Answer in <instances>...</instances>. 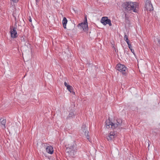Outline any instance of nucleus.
<instances>
[{
  "instance_id": "obj_12",
  "label": "nucleus",
  "mask_w": 160,
  "mask_h": 160,
  "mask_svg": "<svg viewBox=\"0 0 160 160\" xmlns=\"http://www.w3.org/2000/svg\"><path fill=\"white\" fill-rule=\"evenodd\" d=\"M76 144L73 142L70 144H68L66 146L67 151L70 150L72 149H76Z\"/></svg>"
},
{
  "instance_id": "obj_15",
  "label": "nucleus",
  "mask_w": 160,
  "mask_h": 160,
  "mask_svg": "<svg viewBox=\"0 0 160 160\" xmlns=\"http://www.w3.org/2000/svg\"><path fill=\"white\" fill-rule=\"evenodd\" d=\"M67 18L65 17H64L62 21V23L63 28L65 29L66 28V24L67 23Z\"/></svg>"
},
{
  "instance_id": "obj_11",
  "label": "nucleus",
  "mask_w": 160,
  "mask_h": 160,
  "mask_svg": "<svg viewBox=\"0 0 160 160\" xmlns=\"http://www.w3.org/2000/svg\"><path fill=\"white\" fill-rule=\"evenodd\" d=\"M77 151V149H72L70 150L67 151V153H68L70 157H74L75 156Z\"/></svg>"
},
{
  "instance_id": "obj_3",
  "label": "nucleus",
  "mask_w": 160,
  "mask_h": 160,
  "mask_svg": "<svg viewBox=\"0 0 160 160\" xmlns=\"http://www.w3.org/2000/svg\"><path fill=\"white\" fill-rule=\"evenodd\" d=\"M117 124H113V122H111L109 119L106 120L105 127L107 128H111L112 129H115L117 128Z\"/></svg>"
},
{
  "instance_id": "obj_13",
  "label": "nucleus",
  "mask_w": 160,
  "mask_h": 160,
  "mask_svg": "<svg viewBox=\"0 0 160 160\" xmlns=\"http://www.w3.org/2000/svg\"><path fill=\"white\" fill-rule=\"evenodd\" d=\"M46 151L48 153L52 154L53 152V148L51 146H47L46 148Z\"/></svg>"
},
{
  "instance_id": "obj_6",
  "label": "nucleus",
  "mask_w": 160,
  "mask_h": 160,
  "mask_svg": "<svg viewBox=\"0 0 160 160\" xmlns=\"http://www.w3.org/2000/svg\"><path fill=\"white\" fill-rule=\"evenodd\" d=\"M101 22L104 25H106L107 24H108L109 26H111L112 25L111 20L106 17H102L101 20Z\"/></svg>"
},
{
  "instance_id": "obj_17",
  "label": "nucleus",
  "mask_w": 160,
  "mask_h": 160,
  "mask_svg": "<svg viewBox=\"0 0 160 160\" xmlns=\"http://www.w3.org/2000/svg\"><path fill=\"white\" fill-rule=\"evenodd\" d=\"M156 41L158 42V46H160V37H157L154 39V41L156 42Z\"/></svg>"
},
{
  "instance_id": "obj_23",
  "label": "nucleus",
  "mask_w": 160,
  "mask_h": 160,
  "mask_svg": "<svg viewBox=\"0 0 160 160\" xmlns=\"http://www.w3.org/2000/svg\"><path fill=\"white\" fill-rule=\"evenodd\" d=\"M13 2H17L19 0H11Z\"/></svg>"
},
{
  "instance_id": "obj_26",
  "label": "nucleus",
  "mask_w": 160,
  "mask_h": 160,
  "mask_svg": "<svg viewBox=\"0 0 160 160\" xmlns=\"http://www.w3.org/2000/svg\"><path fill=\"white\" fill-rule=\"evenodd\" d=\"M29 20L30 22H32V19L31 17H29Z\"/></svg>"
},
{
  "instance_id": "obj_7",
  "label": "nucleus",
  "mask_w": 160,
  "mask_h": 160,
  "mask_svg": "<svg viewBox=\"0 0 160 160\" xmlns=\"http://www.w3.org/2000/svg\"><path fill=\"white\" fill-rule=\"evenodd\" d=\"M145 5V8L147 11H151L153 10V7L149 0H146Z\"/></svg>"
},
{
  "instance_id": "obj_1",
  "label": "nucleus",
  "mask_w": 160,
  "mask_h": 160,
  "mask_svg": "<svg viewBox=\"0 0 160 160\" xmlns=\"http://www.w3.org/2000/svg\"><path fill=\"white\" fill-rule=\"evenodd\" d=\"M122 7L125 9V10L127 12L132 11L134 12H137L136 8L138 7V3L136 2H127L122 4Z\"/></svg>"
},
{
  "instance_id": "obj_27",
  "label": "nucleus",
  "mask_w": 160,
  "mask_h": 160,
  "mask_svg": "<svg viewBox=\"0 0 160 160\" xmlns=\"http://www.w3.org/2000/svg\"><path fill=\"white\" fill-rule=\"evenodd\" d=\"M86 18L87 19V16H85V19L84 21H85L86 20Z\"/></svg>"
},
{
  "instance_id": "obj_29",
  "label": "nucleus",
  "mask_w": 160,
  "mask_h": 160,
  "mask_svg": "<svg viewBox=\"0 0 160 160\" xmlns=\"http://www.w3.org/2000/svg\"><path fill=\"white\" fill-rule=\"evenodd\" d=\"M126 52V51L125 50L124 52Z\"/></svg>"
},
{
  "instance_id": "obj_9",
  "label": "nucleus",
  "mask_w": 160,
  "mask_h": 160,
  "mask_svg": "<svg viewBox=\"0 0 160 160\" xmlns=\"http://www.w3.org/2000/svg\"><path fill=\"white\" fill-rule=\"evenodd\" d=\"M76 116V112L72 110L70 111L69 112V113L67 116L66 119L67 120L73 119L75 118Z\"/></svg>"
},
{
  "instance_id": "obj_22",
  "label": "nucleus",
  "mask_w": 160,
  "mask_h": 160,
  "mask_svg": "<svg viewBox=\"0 0 160 160\" xmlns=\"http://www.w3.org/2000/svg\"><path fill=\"white\" fill-rule=\"evenodd\" d=\"M128 47L130 49H132V47L131 46V45L130 44H129L128 45Z\"/></svg>"
},
{
  "instance_id": "obj_10",
  "label": "nucleus",
  "mask_w": 160,
  "mask_h": 160,
  "mask_svg": "<svg viewBox=\"0 0 160 160\" xmlns=\"http://www.w3.org/2000/svg\"><path fill=\"white\" fill-rule=\"evenodd\" d=\"M10 32L12 38H14L18 37L16 29L15 28H13L12 29H11Z\"/></svg>"
},
{
  "instance_id": "obj_19",
  "label": "nucleus",
  "mask_w": 160,
  "mask_h": 160,
  "mask_svg": "<svg viewBox=\"0 0 160 160\" xmlns=\"http://www.w3.org/2000/svg\"><path fill=\"white\" fill-rule=\"evenodd\" d=\"M124 40L125 41L129 40L128 39V36L126 35H125V36H124Z\"/></svg>"
},
{
  "instance_id": "obj_5",
  "label": "nucleus",
  "mask_w": 160,
  "mask_h": 160,
  "mask_svg": "<svg viewBox=\"0 0 160 160\" xmlns=\"http://www.w3.org/2000/svg\"><path fill=\"white\" fill-rule=\"evenodd\" d=\"M78 26L80 29L83 28L84 31H88V28L87 19L86 18V20L84 21V22L79 23Z\"/></svg>"
},
{
  "instance_id": "obj_8",
  "label": "nucleus",
  "mask_w": 160,
  "mask_h": 160,
  "mask_svg": "<svg viewBox=\"0 0 160 160\" xmlns=\"http://www.w3.org/2000/svg\"><path fill=\"white\" fill-rule=\"evenodd\" d=\"M115 134L113 132H111L106 136L107 140L109 141H112L115 138Z\"/></svg>"
},
{
  "instance_id": "obj_21",
  "label": "nucleus",
  "mask_w": 160,
  "mask_h": 160,
  "mask_svg": "<svg viewBox=\"0 0 160 160\" xmlns=\"http://www.w3.org/2000/svg\"><path fill=\"white\" fill-rule=\"evenodd\" d=\"M64 84L65 86L67 88L68 87V86L70 85L68 84L66 82H65L64 83Z\"/></svg>"
},
{
  "instance_id": "obj_25",
  "label": "nucleus",
  "mask_w": 160,
  "mask_h": 160,
  "mask_svg": "<svg viewBox=\"0 0 160 160\" xmlns=\"http://www.w3.org/2000/svg\"><path fill=\"white\" fill-rule=\"evenodd\" d=\"M36 2V4L37 5H38V2L39 1V0H35Z\"/></svg>"
},
{
  "instance_id": "obj_4",
  "label": "nucleus",
  "mask_w": 160,
  "mask_h": 160,
  "mask_svg": "<svg viewBox=\"0 0 160 160\" xmlns=\"http://www.w3.org/2000/svg\"><path fill=\"white\" fill-rule=\"evenodd\" d=\"M80 132L82 133H84L85 135L86 136V138L89 142H90L91 139L89 138V136L88 135L89 132L87 130L85 125L83 124L82 125Z\"/></svg>"
},
{
  "instance_id": "obj_14",
  "label": "nucleus",
  "mask_w": 160,
  "mask_h": 160,
  "mask_svg": "<svg viewBox=\"0 0 160 160\" xmlns=\"http://www.w3.org/2000/svg\"><path fill=\"white\" fill-rule=\"evenodd\" d=\"M0 123L1 124V126L2 128L5 129L6 128L5 125L6 123V120L1 119H0Z\"/></svg>"
},
{
  "instance_id": "obj_18",
  "label": "nucleus",
  "mask_w": 160,
  "mask_h": 160,
  "mask_svg": "<svg viewBox=\"0 0 160 160\" xmlns=\"http://www.w3.org/2000/svg\"><path fill=\"white\" fill-rule=\"evenodd\" d=\"M67 89L70 92H72L73 88L72 87L69 85L68 86V87H67Z\"/></svg>"
},
{
  "instance_id": "obj_20",
  "label": "nucleus",
  "mask_w": 160,
  "mask_h": 160,
  "mask_svg": "<svg viewBox=\"0 0 160 160\" xmlns=\"http://www.w3.org/2000/svg\"><path fill=\"white\" fill-rule=\"evenodd\" d=\"M131 52L133 53V54L134 55H135V52H134V50L132 49V48L131 49H130Z\"/></svg>"
},
{
  "instance_id": "obj_16",
  "label": "nucleus",
  "mask_w": 160,
  "mask_h": 160,
  "mask_svg": "<svg viewBox=\"0 0 160 160\" xmlns=\"http://www.w3.org/2000/svg\"><path fill=\"white\" fill-rule=\"evenodd\" d=\"M122 123V121L120 119H118L117 120L116 122L113 123V124H117L118 125L117 128L120 126Z\"/></svg>"
},
{
  "instance_id": "obj_28",
  "label": "nucleus",
  "mask_w": 160,
  "mask_h": 160,
  "mask_svg": "<svg viewBox=\"0 0 160 160\" xmlns=\"http://www.w3.org/2000/svg\"><path fill=\"white\" fill-rule=\"evenodd\" d=\"M126 53H127V54H128V52H126Z\"/></svg>"
},
{
  "instance_id": "obj_2",
  "label": "nucleus",
  "mask_w": 160,
  "mask_h": 160,
  "mask_svg": "<svg viewBox=\"0 0 160 160\" xmlns=\"http://www.w3.org/2000/svg\"><path fill=\"white\" fill-rule=\"evenodd\" d=\"M117 69L124 76L127 75L126 70L127 68L124 65L121 64H118L116 66Z\"/></svg>"
},
{
  "instance_id": "obj_24",
  "label": "nucleus",
  "mask_w": 160,
  "mask_h": 160,
  "mask_svg": "<svg viewBox=\"0 0 160 160\" xmlns=\"http://www.w3.org/2000/svg\"><path fill=\"white\" fill-rule=\"evenodd\" d=\"M126 42H127L128 45L130 44L129 43V40L128 41H126Z\"/></svg>"
}]
</instances>
